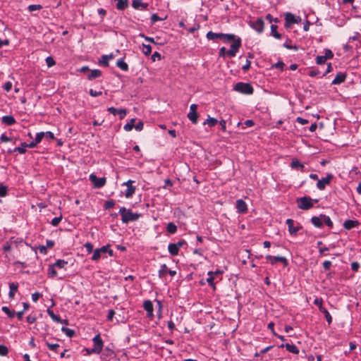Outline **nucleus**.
Here are the masks:
<instances>
[{"instance_id": "obj_58", "label": "nucleus", "mask_w": 361, "mask_h": 361, "mask_svg": "<svg viewBox=\"0 0 361 361\" xmlns=\"http://www.w3.org/2000/svg\"><path fill=\"white\" fill-rule=\"evenodd\" d=\"M40 133H42L44 135V137L54 140L55 137L53 133L51 131H47V132H40Z\"/></svg>"}, {"instance_id": "obj_64", "label": "nucleus", "mask_w": 361, "mask_h": 361, "mask_svg": "<svg viewBox=\"0 0 361 361\" xmlns=\"http://www.w3.org/2000/svg\"><path fill=\"white\" fill-rule=\"evenodd\" d=\"M360 268V264L357 262L351 263V269L354 271H357Z\"/></svg>"}, {"instance_id": "obj_21", "label": "nucleus", "mask_w": 361, "mask_h": 361, "mask_svg": "<svg viewBox=\"0 0 361 361\" xmlns=\"http://www.w3.org/2000/svg\"><path fill=\"white\" fill-rule=\"evenodd\" d=\"M346 79V74L343 73H338L335 77V78L332 81V84L334 85H339L343 82Z\"/></svg>"}, {"instance_id": "obj_35", "label": "nucleus", "mask_w": 361, "mask_h": 361, "mask_svg": "<svg viewBox=\"0 0 361 361\" xmlns=\"http://www.w3.org/2000/svg\"><path fill=\"white\" fill-rule=\"evenodd\" d=\"M61 331L63 332L69 338H72L75 334V332L73 329L64 326L61 328Z\"/></svg>"}, {"instance_id": "obj_22", "label": "nucleus", "mask_w": 361, "mask_h": 361, "mask_svg": "<svg viewBox=\"0 0 361 361\" xmlns=\"http://www.w3.org/2000/svg\"><path fill=\"white\" fill-rule=\"evenodd\" d=\"M290 166L292 169L300 170L302 172L305 171V166L302 164L298 159H294L292 160L290 163Z\"/></svg>"}, {"instance_id": "obj_48", "label": "nucleus", "mask_w": 361, "mask_h": 361, "mask_svg": "<svg viewBox=\"0 0 361 361\" xmlns=\"http://www.w3.org/2000/svg\"><path fill=\"white\" fill-rule=\"evenodd\" d=\"M115 205V201L114 200H110L104 203V208L105 209H110L113 208Z\"/></svg>"}, {"instance_id": "obj_46", "label": "nucleus", "mask_w": 361, "mask_h": 361, "mask_svg": "<svg viewBox=\"0 0 361 361\" xmlns=\"http://www.w3.org/2000/svg\"><path fill=\"white\" fill-rule=\"evenodd\" d=\"M101 257H102V253L100 252V251L99 250V248H98L94 251L91 259L93 261H97L98 259H99L101 258Z\"/></svg>"}, {"instance_id": "obj_61", "label": "nucleus", "mask_w": 361, "mask_h": 361, "mask_svg": "<svg viewBox=\"0 0 361 361\" xmlns=\"http://www.w3.org/2000/svg\"><path fill=\"white\" fill-rule=\"evenodd\" d=\"M12 82H10V81H8L6 82L4 85H3V88L6 91V92H9L11 88H12Z\"/></svg>"}, {"instance_id": "obj_6", "label": "nucleus", "mask_w": 361, "mask_h": 361, "mask_svg": "<svg viewBox=\"0 0 361 361\" xmlns=\"http://www.w3.org/2000/svg\"><path fill=\"white\" fill-rule=\"evenodd\" d=\"M197 107L198 106L196 104H191L190 106V112L188 114V118L193 124H196L198 121L199 115L197 112Z\"/></svg>"}, {"instance_id": "obj_41", "label": "nucleus", "mask_w": 361, "mask_h": 361, "mask_svg": "<svg viewBox=\"0 0 361 361\" xmlns=\"http://www.w3.org/2000/svg\"><path fill=\"white\" fill-rule=\"evenodd\" d=\"M167 271H168L167 266L165 264H163L161 266V269L159 271V277L163 278L167 274Z\"/></svg>"}, {"instance_id": "obj_52", "label": "nucleus", "mask_w": 361, "mask_h": 361, "mask_svg": "<svg viewBox=\"0 0 361 361\" xmlns=\"http://www.w3.org/2000/svg\"><path fill=\"white\" fill-rule=\"evenodd\" d=\"M326 59L328 60V59H333L334 57V54L332 52V51L329 49H324V55Z\"/></svg>"}, {"instance_id": "obj_28", "label": "nucleus", "mask_w": 361, "mask_h": 361, "mask_svg": "<svg viewBox=\"0 0 361 361\" xmlns=\"http://www.w3.org/2000/svg\"><path fill=\"white\" fill-rule=\"evenodd\" d=\"M113 58V54L103 55L102 56V59L99 61V63L104 66H109V61L110 59H112Z\"/></svg>"}, {"instance_id": "obj_17", "label": "nucleus", "mask_w": 361, "mask_h": 361, "mask_svg": "<svg viewBox=\"0 0 361 361\" xmlns=\"http://www.w3.org/2000/svg\"><path fill=\"white\" fill-rule=\"evenodd\" d=\"M43 138H44V135L42 133H38L36 135L35 140L32 141L29 144H26L25 142H23V145L27 146V147H29V148H34L37 145V144H39L42 140Z\"/></svg>"}, {"instance_id": "obj_10", "label": "nucleus", "mask_w": 361, "mask_h": 361, "mask_svg": "<svg viewBox=\"0 0 361 361\" xmlns=\"http://www.w3.org/2000/svg\"><path fill=\"white\" fill-rule=\"evenodd\" d=\"M249 25L258 33H262L264 30V23L262 18H257L256 20L250 21Z\"/></svg>"}, {"instance_id": "obj_49", "label": "nucleus", "mask_w": 361, "mask_h": 361, "mask_svg": "<svg viewBox=\"0 0 361 361\" xmlns=\"http://www.w3.org/2000/svg\"><path fill=\"white\" fill-rule=\"evenodd\" d=\"M62 219V215H60L59 216L54 217L52 219L51 224L53 226H57L59 223L61 222Z\"/></svg>"}, {"instance_id": "obj_42", "label": "nucleus", "mask_w": 361, "mask_h": 361, "mask_svg": "<svg viewBox=\"0 0 361 361\" xmlns=\"http://www.w3.org/2000/svg\"><path fill=\"white\" fill-rule=\"evenodd\" d=\"M54 264L57 268L63 269L65 267L66 265L68 264V262L63 259H58Z\"/></svg>"}, {"instance_id": "obj_25", "label": "nucleus", "mask_w": 361, "mask_h": 361, "mask_svg": "<svg viewBox=\"0 0 361 361\" xmlns=\"http://www.w3.org/2000/svg\"><path fill=\"white\" fill-rule=\"evenodd\" d=\"M18 288V283H9V293H8V297L10 298H13L16 293Z\"/></svg>"}, {"instance_id": "obj_31", "label": "nucleus", "mask_w": 361, "mask_h": 361, "mask_svg": "<svg viewBox=\"0 0 361 361\" xmlns=\"http://www.w3.org/2000/svg\"><path fill=\"white\" fill-rule=\"evenodd\" d=\"M47 313L50 316V317L52 319L53 321L57 322V323H62L63 322V320L61 319V317L57 315V314H55L54 312L48 309L47 310Z\"/></svg>"}, {"instance_id": "obj_23", "label": "nucleus", "mask_w": 361, "mask_h": 361, "mask_svg": "<svg viewBox=\"0 0 361 361\" xmlns=\"http://www.w3.org/2000/svg\"><path fill=\"white\" fill-rule=\"evenodd\" d=\"M279 347L280 348L285 347L288 352L292 353L293 354L299 353V350H298V347L294 344H290V343L281 344Z\"/></svg>"}, {"instance_id": "obj_16", "label": "nucleus", "mask_w": 361, "mask_h": 361, "mask_svg": "<svg viewBox=\"0 0 361 361\" xmlns=\"http://www.w3.org/2000/svg\"><path fill=\"white\" fill-rule=\"evenodd\" d=\"M285 26L289 27L292 24L298 23V20L296 18V17L290 13H286L285 15Z\"/></svg>"}, {"instance_id": "obj_12", "label": "nucleus", "mask_w": 361, "mask_h": 361, "mask_svg": "<svg viewBox=\"0 0 361 361\" xmlns=\"http://www.w3.org/2000/svg\"><path fill=\"white\" fill-rule=\"evenodd\" d=\"M143 308L147 312V317L152 319L154 317V307L151 300H145L143 302Z\"/></svg>"}, {"instance_id": "obj_3", "label": "nucleus", "mask_w": 361, "mask_h": 361, "mask_svg": "<svg viewBox=\"0 0 361 361\" xmlns=\"http://www.w3.org/2000/svg\"><path fill=\"white\" fill-rule=\"evenodd\" d=\"M233 90L244 94H252L254 91L252 86L250 83L242 82L236 83L233 87Z\"/></svg>"}, {"instance_id": "obj_30", "label": "nucleus", "mask_w": 361, "mask_h": 361, "mask_svg": "<svg viewBox=\"0 0 361 361\" xmlns=\"http://www.w3.org/2000/svg\"><path fill=\"white\" fill-rule=\"evenodd\" d=\"M116 66L123 71L128 70V65L124 61L123 59H119L116 62Z\"/></svg>"}, {"instance_id": "obj_32", "label": "nucleus", "mask_w": 361, "mask_h": 361, "mask_svg": "<svg viewBox=\"0 0 361 361\" xmlns=\"http://www.w3.org/2000/svg\"><path fill=\"white\" fill-rule=\"evenodd\" d=\"M55 265L54 264H49L48 267V276L50 278H54L57 275V272L55 269Z\"/></svg>"}, {"instance_id": "obj_57", "label": "nucleus", "mask_w": 361, "mask_h": 361, "mask_svg": "<svg viewBox=\"0 0 361 361\" xmlns=\"http://www.w3.org/2000/svg\"><path fill=\"white\" fill-rule=\"evenodd\" d=\"M285 66V63L282 61H279L277 63H274L272 66V68H279L281 71H283Z\"/></svg>"}, {"instance_id": "obj_50", "label": "nucleus", "mask_w": 361, "mask_h": 361, "mask_svg": "<svg viewBox=\"0 0 361 361\" xmlns=\"http://www.w3.org/2000/svg\"><path fill=\"white\" fill-rule=\"evenodd\" d=\"M8 193V188L6 185H0V197H5Z\"/></svg>"}, {"instance_id": "obj_51", "label": "nucleus", "mask_w": 361, "mask_h": 361, "mask_svg": "<svg viewBox=\"0 0 361 361\" xmlns=\"http://www.w3.org/2000/svg\"><path fill=\"white\" fill-rule=\"evenodd\" d=\"M46 63L49 68L52 67L55 65L56 62L51 56H48L45 59Z\"/></svg>"}, {"instance_id": "obj_4", "label": "nucleus", "mask_w": 361, "mask_h": 361, "mask_svg": "<svg viewBox=\"0 0 361 361\" xmlns=\"http://www.w3.org/2000/svg\"><path fill=\"white\" fill-rule=\"evenodd\" d=\"M298 207L300 209L308 210L313 207L312 200L310 197H302L297 199Z\"/></svg>"}, {"instance_id": "obj_54", "label": "nucleus", "mask_w": 361, "mask_h": 361, "mask_svg": "<svg viewBox=\"0 0 361 361\" xmlns=\"http://www.w3.org/2000/svg\"><path fill=\"white\" fill-rule=\"evenodd\" d=\"M326 59L324 56H317L316 58V63L317 64H324L326 61Z\"/></svg>"}, {"instance_id": "obj_24", "label": "nucleus", "mask_w": 361, "mask_h": 361, "mask_svg": "<svg viewBox=\"0 0 361 361\" xmlns=\"http://www.w3.org/2000/svg\"><path fill=\"white\" fill-rule=\"evenodd\" d=\"M311 222L315 227L322 228L323 226V218H322V214H320L319 216H312L311 219Z\"/></svg>"}, {"instance_id": "obj_13", "label": "nucleus", "mask_w": 361, "mask_h": 361, "mask_svg": "<svg viewBox=\"0 0 361 361\" xmlns=\"http://www.w3.org/2000/svg\"><path fill=\"white\" fill-rule=\"evenodd\" d=\"M133 183L134 180H128L127 182L123 184L127 186V190H126L125 192V195L127 198L132 197V195L135 192V187L132 185Z\"/></svg>"}, {"instance_id": "obj_5", "label": "nucleus", "mask_w": 361, "mask_h": 361, "mask_svg": "<svg viewBox=\"0 0 361 361\" xmlns=\"http://www.w3.org/2000/svg\"><path fill=\"white\" fill-rule=\"evenodd\" d=\"M233 43L231 44L230 49L227 51L226 54L233 58L235 56L236 53L238 51L240 47H241V39L240 38L235 39L233 40Z\"/></svg>"}, {"instance_id": "obj_34", "label": "nucleus", "mask_w": 361, "mask_h": 361, "mask_svg": "<svg viewBox=\"0 0 361 361\" xmlns=\"http://www.w3.org/2000/svg\"><path fill=\"white\" fill-rule=\"evenodd\" d=\"M166 231L170 234H173L177 231V226L173 222H169L166 226Z\"/></svg>"}, {"instance_id": "obj_38", "label": "nucleus", "mask_w": 361, "mask_h": 361, "mask_svg": "<svg viewBox=\"0 0 361 361\" xmlns=\"http://www.w3.org/2000/svg\"><path fill=\"white\" fill-rule=\"evenodd\" d=\"M322 218H323V224L324 223L329 228L333 227V222L329 216L322 214Z\"/></svg>"}, {"instance_id": "obj_53", "label": "nucleus", "mask_w": 361, "mask_h": 361, "mask_svg": "<svg viewBox=\"0 0 361 361\" xmlns=\"http://www.w3.org/2000/svg\"><path fill=\"white\" fill-rule=\"evenodd\" d=\"M8 353V348L6 345L0 344V355L6 356Z\"/></svg>"}, {"instance_id": "obj_9", "label": "nucleus", "mask_w": 361, "mask_h": 361, "mask_svg": "<svg viewBox=\"0 0 361 361\" xmlns=\"http://www.w3.org/2000/svg\"><path fill=\"white\" fill-rule=\"evenodd\" d=\"M266 259L271 264H275L277 262H281L284 267H287L288 264V262L285 257L281 256H271L267 255Z\"/></svg>"}, {"instance_id": "obj_7", "label": "nucleus", "mask_w": 361, "mask_h": 361, "mask_svg": "<svg viewBox=\"0 0 361 361\" xmlns=\"http://www.w3.org/2000/svg\"><path fill=\"white\" fill-rule=\"evenodd\" d=\"M334 178V176L331 173H328L325 178H322L321 180H318L317 183V188L319 190H324L326 186L330 184L331 180Z\"/></svg>"}, {"instance_id": "obj_29", "label": "nucleus", "mask_w": 361, "mask_h": 361, "mask_svg": "<svg viewBox=\"0 0 361 361\" xmlns=\"http://www.w3.org/2000/svg\"><path fill=\"white\" fill-rule=\"evenodd\" d=\"M102 75V71L98 69H94L91 71L90 73L88 75V80H91L94 78H99Z\"/></svg>"}, {"instance_id": "obj_18", "label": "nucleus", "mask_w": 361, "mask_h": 361, "mask_svg": "<svg viewBox=\"0 0 361 361\" xmlns=\"http://www.w3.org/2000/svg\"><path fill=\"white\" fill-rule=\"evenodd\" d=\"M360 225V222L357 220L348 219L343 223V228L346 230H350Z\"/></svg>"}, {"instance_id": "obj_1", "label": "nucleus", "mask_w": 361, "mask_h": 361, "mask_svg": "<svg viewBox=\"0 0 361 361\" xmlns=\"http://www.w3.org/2000/svg\"><path fill=\"white\" fill-rule=\"evenodd\" d=\"M119 214L121 215V220L124 224H128L130 221H135L140 216V214L133 213L130 209H127L124 207L120 208Z\"/></svg>"}, {"instance_id": "obj_45", "label": "nucleus", "mask_w": 361, "mask_h": 361, "mask_svg": "<svg viewBox=\"0 0 361 361\" xmlns=\"http://www.w3.org/2000/svg\"><path fill=\"white\" fill-rule=\"evenodd\" d=\"M135 118H132L130 122H128V123H126L124 127H123V129L126 130V131H130L133 128H134V123H135Z\"/></svg>"}, {"instance_id": "obj_62", "label": "nucleus", "mask_w": 361, "mask_h": 361, "mask_svg": "<svg viewBox=\"0 0 361 361\" xmlns=\"http://www.w3.org/2000/svg\"><path fill=\"white\" fill-rule=\"evenodd\" d=\"M250 65H251V61L250 60L247 59L245 64L243 65V67H242V70L244 72L247 71L250 69Z\"/></svg>"}, {"instance_id": "obj_19", "label": "nucleus", "mask_w": 361, "mask_h": 361, "mask_svg": "<svg viewBox=\"0 0 361 361\" xmlns=\"http://www.w3.org/2000/svg\"><path fill=\"white\" fill-rule=\"evenodd\" d=\"M148 4L143 3L142 0H133L132 1V6L135 9H141V10H145L148 7Z\"/></svg>"}, {"instance_id": "obj_11", "label": "nucleus", "mask_w": 361, "mask_h": 361, "mask_svg": "<svg viewBox=\"0 0 361 361\" xmlns=\"http://www.w3.org/2000/svg\"><path fill=\"white\" fill-rule=\"evenodd\" d=\"M92 341L94 343V348L97 351L98 354H99L103 348L104 343L100 336V334H97L92 338Z\"/></svg>"}, {"instance_id": "obj_14", "label": "nucleus", "mask_w": 361, "mask_h": 361, "mask_svg": "<svg viewBox=\"0 0 361 361\" xmlns=\"http://www.w3.org/2000/svg\"><path fill=\"white\" fill-rule=\"evenodd\" d=\"M107 111L113 114L114 116H116L117 114L120 115V119H123L127 114V110L125 109H116L113 106L109 107L107 109Z\"/></svg>"}, {"instance_id": "obj_47", "label": "nucleus", "mask_w": 361, "mask_h": 361, "mask_svg": "<svg viewBox=\"0 0 361 361\" xmlns=\"http://www.w3.org/2000/svg\"><path fill=\"white\" fill-rule=\"evenodd\" d=\"M42 8V6L39 4H31V5L28 6V7H27V10L30 12H32L35 11H39V10H41Z\"/></svg>"}, {"instance_id": "obj_39", "label": "nucleus", "mask_w": 361, "mask_h": 361, "mask_svg": "<svg viewBox=\"0 0 361 361\" xmlns=\"http://www.w3.org/2000/svg\"><path fill=\"white\" fill-rule=\"evenodd\" d=\"M207 275L209 276V277L207 279V282L208 283V284L210 286H213L214 288V271H209L207 273Z\"/></svg>"}, {"instance_id": "obj_26", "label": "nucleus", "mask_w": 361, "mask_h": 361, "mask_svg": "<svg viewBox=\"0 0 361 361\" xmlns=\"http://www.w3.org/2000/svg\"><path fill=\"white\" fill-rule=\"evenodd\" d=\"M1 121L3 123L7 126H12L16 122L15 118L11 115L3 116Z\"/></svg>"}, {"instance_id": "obj_56", "label": "nucleus", "mask_w": 361, "mask_h": 361, "mask_svg": "<svg viewBox=\"0 0 361 361\" xmlns=\"http://www.w3.org/2000/svg\"><path fill=\"white\" fill-rule=\"evenodd\" d=\"M322 299L317 298L314 301V304L317 306H318L319 311H322L324 307L322 306Z\"/></svg>"}, {"instance_id": "obj_20", "label": "nucleus", "mask_w": 361, "mask_h": 361, "mask_svg": "<svg viewBox=\"0 0 361 361\" xmlns=\"http://www.w3.org/2000/svg\"><path fill=\"white\" fill-rule=\"evenodd\" d=\"M286 224L288 227V231L291 235H295L300 229L299 227L294 226V221L292 219H288Z\"/></svg>"}, {"instance_id": "obj_33", "label": "nucleus", "mask_w": 361, "mask_h": 361, "mask_svg": "<svg viewBox=\"0 0 361 361\" xmlns=\"http://www.w3.org/2000/svg\"><path fill=\"white\" fill-rule=\"evenodd\" d=\"M278 26L276 25H271V35L276 39H281V35L277 32Z\"/></svg>"}, {"instance_id": "obj_63", "label": "nucleus", "mask_w": 361, "mask_h": 361, "mask_svg": "<svg viewBox=\"0 0 361 361\" xmlns=\"http://www.w3.org/2000/svg\"><path fill=\"white\" fill-rule=\"evenodd\" d=\"M332 264H331V261H329V260H326L323 262V267L325 270H329L330 269L331 267Z\"/></svg>"}, {"instance_id": "obj_59", "label": "nucleus", "mask_w": 361, "mask_h": 361, "mask_svg": "<svg viewBox=\"0 0 361 361\" xmlns=\"http://www.w3.org/2000/svg\"><path fill=\"white\" fill-rule=\"evenodd\" d=\"M139 36L140 37L144 38L147 42H149L154 43V44H157V42L154 41V39L153 37H147V36L145 35V34H143V33H140L139 35Z\"/></svg>"}, {"instance_id": "obj_8", "label": "nucleus", "mask_w": 361, "mask_h": 361, "mask_svg": "<svg viewBox=\"0 0 361 361\" xmlns=\"http://www.w3.org/2000/svg\"><path fill=\"white\" fill-rule=\"evenodd\" d=\"M90 180L92 182L94 188H102L106 184V178H98L94 173L90 175Z\"/></svg>"}, {"instance_id": "obj_60", "label": "nucleus", "mask_w": 361, "mask_h": 361, "mask_svg": "<svg viewBox=\"0 0 361 361\" xmlns=\"http://www.w3.org/2000/svg\"><path fill=\"white\" fill-rule=\"evenodd\" d=\"M163 19L159 18L157 13H153L151 16L152 23H154L159 20H162Z\"/></svg>"}, {"instance_id": "obj_2", "label": "nucleus", "mask_w": 361, "mask_h": 361, "mask_svg": "<svg viewBox=\"0 0 361 361\" xmlns=\"http://www.w3.org/2000/svg\"><path fill=\"white\" fill-rule=\"evenodd\" d=\"M235 37V36L233 34L215 33L212 31H209L207 33V38L209 40L221 39L228 42L233 40Z\"/></svg>"}, {"instance_id": "obj_37", "label": "nucleus", "mask_w": 361, "mask_h": 361, "mask_svg": "<svg viewBox=\"0 0 361 361\" xmlns=\"http://www.w3.org/2000/svg\"><path fill=\"white\" fill-rule=\"evenodd\" d=\"M2 311L11 319H13L16 316V312L14 310H11L8 307H2Z\"/></svg>"}, {"instance_id": "obj_36", "label": "nucleus", "mask_w": 361, "mask_h": 361, "mask_svg": "<svg viewBox=\"0 0 361 361\" xmlns=\"http://www.w3.org/2000/svg\"><path fill=\"white\" fill-rule=\"evenodd\" d=\"M218 123L216 118L208 117V118L203 123V125H209L210 127H214Z\"/></svg>"}, {"instance_id": "obj_44", "label": "nucleus", "mask_w": 361, "mask_h": 361, "mask_svg": "<svg viewBox=\"0 0 361 361\" xmlns=\"http://www.w3.org/2000/svg\"><path fill=\"white\" fill-rule=\"evenodd\" d=\"M321 312L324 314V317L328 324H330L332 322V317L329 312V311L326 309L324 308Z\"/></svg>"}, {"instance_id": "obj_27", "label": "nucleus", "mask_w": 361, "mask_h": 361, "mask_svg": "<svg viewBox=\"0 0 361 361\" xmlns=\"http://www.w3.org/2000/svg\"><path fill=\"white\" fill-rule=\"evenodd\" d=\"M168 250L172 256H176L178 255L179 249L175 243H170L168 246Z\"/></svg>"}, {"instance_id": "obj_15", "label": "nucleus", "mask_w": 361, "mask_h": 361, "mask_svg": "<svg viewBox=\"0 0 361 361\" xmlns=\"http://www.w3.org/2000/svg\"><path fill=\"white\" fill-rule=\"evenodd\" d=\"M236 209L238 213L245 214L247 212V207L246 202L240 199L236 201Z\"/></svg>"}, {"instance_id": "obj_55", "label": "nucleus", "mask_w": 361, "mask_h": 361, "mask_svg": "<svg viewBox=\"0 0 361 361\" xmlns=\"http://www.w3.org/2000/svg\"><path fill=\"white\" fill-rule=\"evenodd\" d=\"M27 147V146L22 144V147H17L13 151V152H18L20 154H25V152H26V147Z\"/></svg>"}, {"instance_id": "obj_40", "label": "nucleus", "mask_w": 361, "mask_h": 361, "mask_svg": "<svg viewBox=\"0 0 361 361\" xmlns=\"http://www.w3.org/2000/svg\"><path fill=\"white\" fill-rule=\"evenodd\" d=\"M45 343L50 350L56 352V353L58 351V349L60 347L59 344H58V343H50L48 341H46Z\"/></svg>"}, {"instance_id": "obj_43", "label": "nucleus", "mask_w": 361, "mask_h": 361, "mask_svg": "<svg viewBox=\"0 0 361 361\" xmlns=\"http://www.w3.org/2000/svg\"><path fill=\"white\" fill-rule=\"evenodd\" d=\"M142 52L145 56H149L152 52V47L149 44H142Z\"/></svg>"}]
</instances>
